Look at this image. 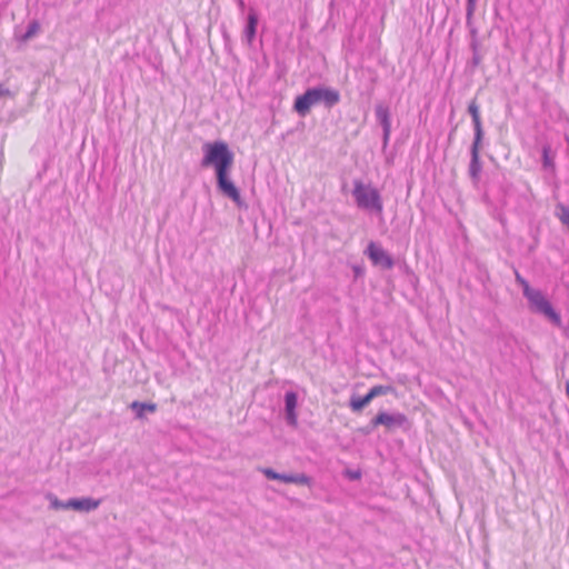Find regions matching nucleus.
Returning <instances> with one entry per match:
<instances>
[{"mask_svg":"<svg viewBox=\"0 0 569 569\" xmlns=\"http://www.w3.org/2000/svg\"><path fill=\"white\" fill-rule=\"evenodd\" d=\"M203 150L204 157L202 159V166H212L216 169L217 182L220 191L236 203H240V192L228 177L233 164V154L229 150L227 143L223 141L206 143L203 146Z\"/></svg>","mask_w":569,"mask_h":569,"instance_id":"obj_1","label":"nucleus"},{"mask_svg":"<svg viewBox=\"0 0 569 569\" xmlns=\"http://www.w3.org/2000/svg\"><path fill=\"white\" fill-rule=\"evenodd\" d=\"M353 197L359 208L382 214L383 202L378 189L360 180L353 183Z\"/></svg>","mask_w":569,"mask_h":569,"instance_id":"obj_2","label":"nucleus"},{"mask_svg":"<svg viewBox=\"0 0 569 569\" xmlns=\"http://www.w3.org/2000/svg\"><path fill=\"white\" fill-rule=\"evenodd\" d=\"M525 297L528 299L530 307L546 316L552 323L559 326L561 322L560 315L552 308L551 303L545 298V296L535 289L528 291Z\"/></svg>","mask_w":569,"mask_h":569,"instance_id":"obj_3","label":"nucleus"},{"mask_svg":"<svg viewBox=\"0 0 569 569\" xmlns=\"http://www.w3.org/2000/svg\"><path fill=\"white\" fill-rule=\"evenodd\" d=\"M366 252L375 266L383 269H391L393 267L392 258L377 243L370 242Z\"/></svg>","mask_w":569,"mask_h":569,"instance_id":"obj_4","label":"nucleus"},{"mask_svg":"<svg viewBox=\"0 0 569 569\" xmlns=\"http://www.w3.org/2000/svg\"><path fill=\"white\" fill-rule=\"evenodd\" d=\"M407 418L402 413L390 415L386 411H380L372 420V427L383 426L387 429H392L405 425Z\"/></svg>","mask_w":569,"mask_h":569,"instance_id":"obj_5","label":"nucleus"},{"mask_svg":"<svg viewBox=\"0 0 569 569\" xmlns=\"http://www.w3.org/2000/svg\"><path fill=\"white\" fill-rule=\"evenodd\" d=\"M317 104L322 103L328 108L333 107L340 101V93L330 88H313Z\"/></svg>","mask_w":569,"mask_h":569,"instance_id":"obj_6","label":"nucleus"},{"mask_svg":"<svg viewBox=\"0 0 569 569\" xmlns=\"http://www.w3.org/2000/svg\"><path fill=\"white\" fill-rule=\"evenodd\" d=\"M317 101L312 89L307 90L303 94L299 96L295 100L293 109L300 116L305 117L309 113L311 107L316 106Z\"/></svg>","mask_w":569,"mask_h":569,"instance_id":"obj_7","label":"nucleus"},{"mask_svg":"<svg viewBox=\"0 0 569 569\" xmlns=\"http://www.w3.org/2000/svg\"><path fill=\"white\" fill-rule=\"evenodd\" d=\"M268 479L280 480L286 483L307 485L309 479L305 475H280L272 469H263L262 471Z\"/></svg>","mask_w":569,"mask_h":569,"instance_id":"obj_8","label":"nucleus"},{"mask_svg":"<svg viewBox=\"0 0 569 569\" xmlns=\"http://www.w3.org/2000/svg\"><path fill=\"white\" fill-rule=\"evenodd\" d=\"M99 506L100 500H94L92 498L70 499L66 502V507L76 511H91L97 509Z\"/></svg>","mask_w":569,"mask_h":569,"instance_id":"obj_9","label":"nucleus"},{"mask_svg":"<svg viewBox=\"0 0 569 569\" xmlns=\"http://www.w3.org/2000/svg\"><path fill=\"white\" fill-rule=\"evenodd\" d=\"M376 114H377V119L379 120V122L383 127V131H385L386 137H388L389 133H390V128H391V122H390L388 107H386L383 104L377 106Z\"/></svg>","mask_w":569,"mask_h":569,"instance_id":"obj_10","label":"nucleus"},{"mask_svg":"<svg viewBox=\"0 0 569 569\" xmlns=\"http://www.w3.org/2000/svg\"><path fill=\"white\" fill-rule=\"evenodd\" d=\"M39 31H40V24H39V22H37V21H32V22L28 26V28H27L26 32H23V33H18V34L16 36V39H17V41H18L19 43H24V42H27L29 39H31L32 37H34L36 34H38V32H39Z\"/></svg>","mask_w":569,"mask_h":569,"instance_id":"obj_11","label":"nucleus"},{"mask_svg":"<svg viewBox=\"0 0 569 569\" xmlns=\"http://www.w3.org/2000/svg\"><path fill=\"white\" fill-rule=\"evenodd\" d=\"M480 173H481V161L480 157L472 158L469 164V174L475 186H478L480 181Z\"/></svg>","mask_w":569,"mask_h":569,"instance_id":"obj_12","label":"nucleus"},{"mask_svg":"<svg viewBox=\"0 0 569 569\" xmlns=\"http://www.w3.org/2000/svg\"><path fill=\"white\" fill-rule=\"evenodd\" d=\"M371 401L372 399L367 392L363 397L351 398L349 406L353 412H360Z\"/></svg>","mask_w":569,"mask_h":569,"instance_id":"obj_13","label":"nucleus"},{"mask_svg":"<svg viewBox=\"0 0 569 569\" xmlns=\"http://www.w3.org/2000/svg\"><path fill=\"white\" fill-rule=\"evenodd\" d=\"M468 111L472 118L475 129H482L479 104L472 100L468 106Z\"/></svg>","mask_w":569,"mask_h":569,"instance_id":"obj_14","label":"nucleus"},{"mask_svg":"<svg viewBox=\"0 0 569 569\" xmlns=\"http://www.w3.org/2000/svg\"><path fill=\"white\" fill-rule=\"evenodd\" d=\"M131 408L133 410H136L137 417L141 419V418L144 417V411L154 412L157 410V405L156 403H142V402H139V401H133L131 403Z\"/></svg>","mask_w":569,"mask_h":569,"instance_id":"obj_15","label":"nucleus"},{"mask_svg":"<svg viewBox=\"0 0 569 569\" xmlns=\"http://www.w3.org/2000/svg\"><path fill=\"white\" fill-rule=\"evenodd\" d=\"M482 129H475V140L471 147V157H480L481 141H482Z\"/></svg>","mask_w":569,"mask_h":569,"instance_id":"obj_16","label":"nucleus"},{"mask_svg":"<svg viewBox=\"0 0 569 569\" xmlns=\"http://www.w3.org/2000/svg\"><path fill=\"white\" fill-rule=\"evenodd\" d=\"M542 164H543V168L549 169L551 172H555L556 164H555L553 157L550 154L549 147H545L542 149Z\"/></svg>","mask_w":569,"mask_h":569,"instance_id":"obj_17","label":"nucleus"},{"mask_svg":"<svg viewBox=\"0 0 569 569\" xmlns=\"http://www.w3.org/2000/svg\"><path fill=\"white\" fill-rule=\"evenodd\" d=\"M393 391V388L390 387V386H382V385H378V386H373L369 391H368V395L370 396V398L373 400L376 397H379V396H383V395H387V393H390Z\"/></svg>","mask_w":569,"mask_h":569,"instance_id":"obj_18","label":"nucleus"},{"mask_svg":"<svg viewBox=\"0 0 569 569\" xmlns=\"http://www.w3.org/2000/svg\"><path fill=\"white\" fill-rule=\"evenodd\" d=\"M297 406V396L293 392H288L286 395V410L292 413V410H296Z\"/></svg>","mask_w":569,"mask_h":569,"instance_id":"obj_19","label":"nucleus"},{"mask_svg":"<svg viewBox=\"0 0 569 569\" xmlns=\"http://www.w3.org/2000/svg\"><path fill=\"white\" fill-rule=\"evenodd\" d=\"M256 24H257V19L254 16H250L249 17V23H248V27H247V34H248V38L249 40H251L256 33Z\"/></svg>","mask_w":569,"mask_h":569,"instance_id":"obj_20","label":"nucleus"},{"mask_svg":"<svg viewBox=\"0 0 569 569\" xmlns=\"http://www.w3.org/2000/svg\"><path fill=\"white\" fill-rule=\"evenodd\" d=\"M516 280L522 287L523 295L530 291L532 288L529 286L528 281L523 279L518 272H516Z\"/></svg>","mask_w":569,"mask_h":569,"instance_id":"obj_21","label":"nucleus"},{"mask_svg":"<svg viewBox=\"0 0 569 569\" xmlns=\"http://www.w3.org/2000/svg\"><path fill=\"white\" fill-rule=\"evenodd\" d=\"M49 499L53 509H69V507H66V502H61L57 497L49 496Z\"/></svg>","mask_w":569,"mask_h":569,"instance_id":"obj_22","label":"nucleus"},{"mask_svg":"<svg viewBox=\"0 0 569 569\" xmlns=\"http://www.w3.org/2000/svg\"><path fill=\"white\" fill-rule=\"evenodd\" d=\"M560 221L569 228V210L563 209L562 214L559 217Z\"/></svg>","mask_w":569,"mask_h":569,"instance_id":"obj_23","label":"nucleus"},{"mask_svg":"<svg viewBox=\"0 0 569 569\" xmlns=\"http://www.w3.org/2000/svg\"><path fill=\"white\" fill-rule=\"evenodd\" d=\"M287 416H288V420L291 425L297 423L296 410H292V413L290 411H287Z\"/></svg>","mask_w":569,"mask_h":569,"instance_id":"obj_24","label":"nucleus"},{"mask_svg":"<svg viewBox=\"0 0 569 569\" xmlns=\"http://www.w3.org/2000/svg\"><path fill=\"white\" fill-rule=\"evenodd\" d=\"M8 94H10V91L7 88H4L3 84L0 83V97L8 96Z\"/></svg>","mask_w":569,"mask_h":569,"instance_id":"obj_25","label":"nucleus"}]
</instances>
